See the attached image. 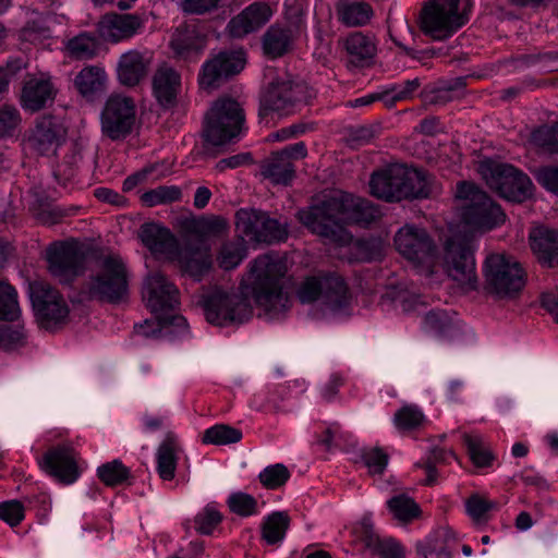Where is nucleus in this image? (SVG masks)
I'll list each match as a JSON object with an SVG mask.
<instances>
[{"label": "nucleus", "mask_w": 558, "mask_h": 558, "mask_svg": "<svg viewBox=\"0 0 558 558\" xmlns=\"http://www.w3.org/2000/svg\"><path fill=\"white\" fill-rule=\"evenodd\" d=\"M287 272L286 259L277 254H265L252 263L246 292L255 303L271 317L286 313L291 306V299L283 292L282 280ZM227 292L216 288L203 299L206 320L217 326H229L247 322L253 315L250 301L244 295Z\"/></svg>", "instance_id": "obj_1"}, {"label": "nucleus", "mask_w": 558, "mask_h": 558, "mask_svg": "<svg viewBox=\"0 0 558 558\" xmlns=\"http://www.w3.org/2000/svg\"><path fill=\"white\" fill-rule=\"evenodd\" d=\"M20 313L16 290L0 279V320L13 322Z\"/></svg>", "instance_id": "obj_48"}, {"label": "nucleus", "mask_w": 558, "mask_h": 558, "mask_svg": "<svg viewBox=\"0 0 558 558\" xmlns=\"http://www.w3.org/2000/svg\"><path fill=\"white\" fill-rule=\"evenodd\" d=\"M182 192L175 185H159L145 192L141 196V201L148 207H154L162 204H170L180 201Z\"/></svg>", "instance_id": "obj_49"}, {"label": "nucleus", "mask_w": 558, "mask_h": 558, "mask_svg": "<svg viewBox=\"0 0 558 558\" xmlns=\"http://www.w3.org/2000/svg\"><path fill=\"white\" fill-rule=\"evenodd\" d=\"M323 277H307L299 287L296 296L302 304H311L315 301L322 303Z\"/></svg>", "instance_id": "obj_56"}, {"label": "nucleus", "mask_w": 558, "mask_h": 558, "mask_svg": "<svg viewBox=\"0 0 558 558\" xmlns=\"http://www.w3.org/2000/svg\"><path fill=\"white\" fill-rule=\"evenodd\" d=\"M240 104L232 98L218 99L206 116L205 138L215 146L231 142L244 124Z\"/></svg>", "instance_id": "obj_10"}, {"label": "nucleus", "mask_w": 558, "mask_h": 558, "mask_svg": "<svg viewBox=\"0 0 558 558\" xmlns=\"http://www.w3.org/2000/svg\"><path fill=\"white\" fill-rule=\"evenodd\" d=\"M28 292L40 327L51 329L66 320L70 310L57 289L49 283L34 281L29 283Z\"/></svg>", "instance_id": "obj_14"}, {"label": "nucleus", "mask_w": 558, "mask_h": 558, "mask_svg": "<svg viewBox=\"0 0 558 558\" xmlns=\"http://www.w3.org/2000/svg\"><path fill=\"white\" fill-rule=\"evenodd\" d=\"M418 78L408 80L401 84H395L390 89L386 90V96H390L391 100L400 101L412 98L420 87Z\"/></svg>", "instance_id": "obj_63"}, {"label": "nucleus", "mask_w": 558, "mask_h": 558, "mask_svg": "<svg viewBox=\"0 0 558 558\" xmlns=\"http://www.w3.org/2000/svg\"><path fill=\"white\" fill-rule=\"evenodd\" d=\"M316 97V90L305 82L277 77L272 80L260 95L258 116L264 119L269 113L289 116L302 104H308Z\"/></svg>", "instance_id": "obj_7"}, {"label": "nucleus", "mask_w": 558, "mask_h": 558, "mask_svg": "<svg viewBox=\"0 0 558 558\" xmlns=\"http://www.w3.org/2000/svg\"><path fill=\"white\" fill-rule=\"evenodd\" d=\"M245 256L246 247L244 240L241 238L236 241L222 243L217 255V263L220 268L231 270L238 267Z\"/></svg>", "instance_id": "obj_43"}, {"label": "nucleus", "mask_w": 558, "mask_h": 558, "mask_svg": "<svg viewBox=\"0 0 558 558\" xmlns=\"http://www.w3.org/2000/svg\"><path fill=\"white\" fill-rule=\"evenodd\" d=\"M456 197L466 202L462 210L465 225L474 229L492 230L505 222L506 215L501 207L476 184L459 182Z\"/></svg>", "instance_id": "obj_9"}, {"label": "nucleus", "mask_w": 558, "mask_h": 558, "mask_svg": "<svg viewBox=\"0 0 558 558\" xmlns=\"http://www.w3.org/2000/svg\"><path fill=\"white\" fill-rule=\"evenodd\" d=\"M243 437L242 430L227 424H216L202 435V441L206 445L225 446L239 442Z\"/></svg>", "instance_id": "obj_44"}, {"label": "nucleus", "mask_w": 558, "mask_h": 558, "mask_svg": "<svg viewBox=\"0 0 558 558\" xmlns=\"http://www.w3.org/2000/svg\"><path fill=\"white\" fill-rule=\"evenodd\" d=\"M206 40L194 31L180 33L171 39L173 52L183 59H196L205 49Z\"/></svg>", "instance_id": "obj_36"}, {"label": "nucleus", "mask_w": 558, "mask_h": 558, "mask_svg": "<svg viewBox=\"0 0 558 558\" xmlns=\"http://www.w3.org/2000/svg\"><path fill=\"white\" fill-rule=\"evenodd\" d=\"M368 547H373L375 553L378 554L381 558H404L403 547L395 539H379L375 541L369 537L367 542Z\"/></svg>", "instance_id": "obj_58"}, {"label": "nucleus", "mask_w": 558, "mask_h": 558, "mask_svg": "<svg viewBox=\"0 0 558 558\" xmlns=\"http://www.w3.org/2000/svg\"><path fill=\"white\" fill-rule=\"evenodd\" d=\"M457 543L454 532L450 527L441 526L418 541L415 548L421 558H452Z\"/></svg>", "instance_id": "obj_29"}, {"label": "nucleus", "mask_w": 558, "mask_h": 558, "mask_svg": "<svg viewBox=\"0 0 558 558\" xmlns=\"http://www.w3.org/2000/svg\"><path fill=\"white\" fill-rule=\"evenodd\" d=\"M531 248L543 267H558V231L545 226L533 228L529 234Z\"/></svg>", "instance_id": "obj_28"}, {"label": "nucleus", "mask_w": 558, "mask_h": 558, "mask_svg": "<svg viewBox=\"0 0 558 558\" xmlns=\"http://www.w3.org/2000/svg\"><path fill=\"white\" fill-rule=\"evenodd\" d=\"M180 446L177 436L169 432L160 442L156 452V470L163 481H171L175 476Z\"/></svg>", "instance_id": "obj_34"}, {"label": "nucleus", "mask_w": 558, "mask_h": 558, "mask_svg": "<svg viewBox=\"0 0 558 558\" xmlns=\"http://www.w3.org/2000/svg\"><path fill=\"white\" fill-rule=\"evenodd\" d=\"M380 216L379 208L369 201L350 194L326 197L298 213L301 223L312 233L338 244L351 241L347 225L366 226Z\"/></svg>", "instance_id": "obj_2"}, {"label": "nucleus", "mask_w": 558, "mask_h": 558, "mask_svg": "<svg viewBox=\"0 0 558 558\" xmlns=\"http://www.w3.org/2000/svg\"><path fill=\"white\" fill-rule=\"evenodd\" d=\"M227 505L231 512L240 517H250L258 511L257 500L243 492L232 493L227 499Z\"/></svg>", "instance_id": "obj_52"}, {"label": "nucleus", "mask_w": 558, "mask_h": 558, "mask_svg": "<svg viewBox=\"0 0 558 558\" xmlns=\"http://www.w3.org/2000/svg\"><path fill=\"white\" fill-rule=\"evenodd\" d=\"M181 88V74L177 70L165 64L155 71L151 80L153 96L162 109L169 110L177 106Z\"/></svg>", "instance_id": "obj_24"}, {"label": "nucleus", "mask_w": 558, "mask_h": 558, "mask_svg": "<svg viewBox=\"0 0 558 558\" xmlns=\"http://www.w3.org/2000/svg\"><path fill=\"white\" fill-rule=\"evenodd\" d=\"M99 40L96 35L83 32L66 43V50L72 58L78 60L92 59L97 54Z\"/></svg>", "instance_id": "obj_40"}, {"label": "nucleus", "mask_w": 558, "mask_h": 558, "mask_svg": "<svg viewBox=\"0 0 558 558\" xmlns=\"http://www.w3.org/2000/svg\"><path fill=\"white\" fill-rule=\"evenodd\" d=\"M244 65V51H220L202 65L198 76L199 85L203 88H217L230 77L239 74Z\"/></svg>", "instance_id": "obj_19"}, {"label": "nucleus", "mask_w": 558, "mask_h": 558, "mask_svg": "<svg viewBox=\"0 0 558 558\" xmlns=\"http://www.w3.org/2000/svg\"><path fill=\"white\" fill-rule=\"evenodd\" d=\"M424 414L416 405H404L393 416L396 427L401 432L418 428L424 422Z\"/></svg>", "instance_id": "obj_50"}, {"label": "nucleus", "mask_w": 558, "mask_h": 558, "mask_svg": "<svg viewBox=\"0 0 558 558\" xmlns=\"http://www.w3.org/2000/svg\"><path fill=\"white\" fill-rule=\"evenodd\" d=\"M478 172L487 185L507 201L522 203L533 195L534 185L529 175L510 163L484 159Z\"/></svg>", "instance_id": "obj_8"}, {"label": "nucleus", "mask_w": 558, "mask_h": 558, "mask_svg": "<svg viewBox=\"0 0 558 558\" xmlns=\"http://www.w3.org/2000/svg\"><path fill=\"white\" fill-rule=\"evenodd\" d=\"M344 48L349 56V63L355 68L369 65L376 54L375 43L361 32L350 34L345 38Z\"/></svg>", "instance_id": "obj_35"}, {"label": "nucleus", "mask_w": 558, "mask_h": 558, "mask_svg": "<svg viewBox=\"0 0 558 558\" xmlns=\"http://www.w3.org/2000/svg\"><path fill=\"white\" fill-rule=\"evenodd\" d=\"M270 16L271 10L268 4L254 2L229 21L227 25L228 34L232 38H242L263 27Z\"/></svg>", "instance_id": "obj_25"}, {"label": "nucleus", "mask_w": 558, "mask_h": 558, "mask_svg": "<svg viewBox=\"0 0 558 558\" xmlns=\"http://www.w3.org/2000/svg\"><path fill=\"white\" fill-rule=\"evenodd\" d=\"M66 129L60 120L53 116H43L37 119L36 124L28 137L31 148L44 156L53 155L64 142Z\"/></svg>", "instance_id": "obj_22"}, {"label": "nucleus", "mask_w": 558, "mask_h": 558, "mask_svg": "<svg viewBox=\"0 0 558 558\" xmlns=\"http://www.w3.org/2000/svg\"><path fill=\"white\" fill-rule=\"evenodd\" d=\"M270 16L271 10L268 4L254 2L229 21L227 25L228 34L232 38H242L263 27Z\"/></svg>", "instance_id": "obj_26"}, {"label": "nucleus", "mask_w": 558, "mask_h": 558, "mask_svg": "<svg viewBox=\"0 0 558 558\" xmlns=\"http://www.w3.org/2000/svg\"><path fill=\"white\" fill-rule=\"evenodd\" d=\"M97 475L106 486L114 487L126 482L131 476V471L116 459L98 466Z\"/></svg>", "instance_id": "obj_47"}, {"label": "nucleus", "mask_w": 558, "mask_h": 558, "mask_svg": "<svg viewBox=\"0 0 558 558\" xmlns=\"http://www.w3.org/2000/svg\"><path fill=\"white\" fill-rule=\"evenodd\" d=\"M81 300L120 304L129 298V271L123 259L109 254L99 260V268L92 274L80 291Z\"/></svg>", "instance_id": "obj_5"}, {"label": "nucleus", "mask_w": 558, "mask_h": 558, "mask_svg": "<svg viewBox=\"0 0 558 558\" xmlns=\"http://www.w3.org/2000/svg\"><path fill=\"white\" fill-rule=\"evenodd\" d=\"M423 329L447 342H460L464 337L459 319L446 310H432L426 313Z\"/></svg>", "instance_id": "obj_27"}, {"label": "nucleus", "mask_w": 558, "mask_h": 558, "mask_svg": "<svg viewBox=\"0 0 558 558\" xmlns=\"http://www.w3.org/2000/svg\"><path fill=\"white\" fill-rule=\"evenodd\" d=\"M40 469L62 484H72L78 476L75 450L59 445L50 448L39 461Z\"/></svg>", "instance_id": "obj_21"}, {"label": "nucleus", "mask_w": 558, "mask_h": 558, "mask_svg": "<svg viewBox=\"0 0 558 558\" xmlns=\"http://www.w3.org/2000/svg\"><path fill=\"white\" fill-rule=\"evenodd\" d=\"M228 221L220 216L202 217L194 220L189 230L197 236L196 240L206 241L210 236H220L227 232Z\"/></svg>", "instance_id": "obj_41"}, {"label": "nucleus", "mask_w": 558, "mask_h": 558, "mask_svg": "<svg viewBox=\"0 0 558 558\" xmlns=\"http://www.w3.org/2000/svg\"><path fill=\"white\" fill-rule=\"evenodd\" d=\"M372 195L386 202L427 198L433 193L430 178L418 169L392 165L372 174Z\"/></svg>", "instance_id": "obj_4"}, {"label": "nucleus", "mask_w": 558, "mask_h": 558, "mask_svg": "<svg viewBox=\"0 0 558 558\" xmlns=\"http://www.w3.org/2000/svg\"><path fill=\"white\" fill-rule=\"evenodd\" d=\"M468 514L475 521H481L490 510L497 509L496 501L487 500L478 495H472L465 502Z\"/></svg>", "instance_id": "obj_59"}, {"label": "nucleus", "mask_w": 558, "mask_h": 558, "mask_svg": "<svg viewBox=\"0 0 558 558\" xmlns=\"http://www.w3.org/2000/svg\"><path fill=\"white\" fill-rule=\"evenodd\" d=\"M349 288L341 276L329 274L323 277L322 305L338 313L350 305Z\"/></svg>", "instance_id": "obj_33"}, {"label": "nucleus", "mask_w": 558, "mask_h": 558, "mask_svg": "<svg viewBox=\"0 0 558 558\" xmlns=\"http://www.w3.org/2000/svg\"><path fill=\"white\" fill-rule=\"evenodd\" d=\"M235 225L240 232L254 242L271 244L288 238L286 225L260 209H239L235 214Z\"/></svg>", "instance_id": "obj_16"}, {"label": "nucleus", "mask_w": 558, "mask_h": 558, "mask_svg": "<svg viewBox=\"0 0 558 558\" xmlns=\"http://www.w3.org/2000/svg\"><path fill=\"white\" fill-rule=\"evenodd\" d=\"M106 78L107 76L104 69L89 65L77 73L74 84L81 95L84 97H93L96 93L102 90Z\"/></svg>", "instance_id": "obj_37"}, {"label": "nucleus", "mask_w": 558, "mask_h": 558, "mask_svg": "<svg viewBox=\"0 0 558 558\" xmlns=\"http://www.w3.org/2000/svg\"><path fill=\"white\" fill-rule=\"evenodd\" d=\"M395 245L414 265L430 268L435 263L437 247L424 229L404 226L395 235Z\"/></svg>", "instance_id": "obj_17"}, {"label": "nucleus", "mask_w": 558, "mask_h": 558, "mask_svg": "<svg viewBox=\"0 0 558 558\" xmlns=\"http://www.w3.org/2000/svg\"><path fill=\"white\" fill-rule=\"evenodd\" d=\"M307 156V147L304 142L287 145L278 151H274L260 165V174L274 184L288 186L295 178L294 161Z\"/></svg>", "instance_id": "obj_18"}, {"label": "nucleus", "mask_w": 558, "mask_h": 558, "mask_svg": "<svg viewBox=\"0 0 558 558\" xmlns=\"http://www.w3.org/2000/svg\"><path fill=\"white\" fill-rule=\"evenodd\" d=\"M463 444L466 447L471 461L477 468L490 466L495 460L492 451L484 446L483 439L477 435H463Z\"/></svg>", "instance_id": "obj_46"}, {"label": "nucleus", "mask_w": 558, "mask_h": 558, "mask_svg": "<svg viewBox=\"0 0 558 558\" xmlns=\"http://www.w3.org/2000/svg\"><path fill=\"white\" fill-rule=\"evenodd\" d=\"M24 507L19 500H8L0 504V519L10 526L19 525L24 519Z\"/></svg>", "instance_id": "obj_60"}, {"label": "nucleus", "mask_w": 558, "mask_h": 558, "mask_svg": "<svg viewBox=\"0 0 558 558\" xmlns=\"http://www.w3.org/2000/svg\"><path fill=\"white\" fill-rule=\"evenodd\" d=\"M535 145L549 154H558V122L544 125L532 133Z\"/></svg>", "instance_id": "obj_53"}, {"label": "nucleus", "mask_w": 558, "mask_h": 558, "mask_svg": "<svg viewBox=\"0 0 558 558\" xmlns=\"http://www.w3.org/2000/svg\"><path fill=\"white\" fill-rule=\"evenodd\" d=\"M75 211L76 208L74 207L64 208L57 205L47 206L38 213V219L44 225L51 226L61 222V220L65 217L73 216Z\"/></svg>", "instance_id": "obj_62"}, {"label": "nucleus", "mask_w": 558, "mask_h": 558, "mask_svg": "<svg viewBox=\"0 0 558 558\" xmlns=\"http://www.w3.org/2000/svg\"><path fill=\"white\" fill-rule=\"evenodd\" d=\"M144 27V20L138 14H106L99 21V36L110 43H119L136 35Z\"/></svg>", "instance_id": "obj_23"}, {"label": "nucleus", "mask_w": 558, "mask_h": 558, "mask_svg": "<svg viewBox=\"0 0 558 558\" xmlns=\"http://www.w3.org/2000/svg\"><path fill=\"white\" fill-rule=\"evenodd\" d=\"M46 259L50 275L61 284L71 286L85 271L86 255L74 240L51 243Z\"/></svg>", "instance_id": "obj_13"}, {"label": "nucleus", "mask_w": 558, "mask_h": 558, "mask_svg": "<svg viewBox=\"0 0 558 558\" xmlns=\"http://www.w3.org/2000/svg\"><path fill=\"white\" fill-rule=\"evenodd\" d=\"M194 521L198 533L210 535L222 521V514L214 506L208 505L196 514Z\"/></svg>", "instance_id": "obj_55"}, {"label": "nucleus", "mask_w": 558, "mask_h": 558, "mask_svg": "<svg viewBox=\"0 0 558 558\" xmlns=\"http://www.w3.org/2000/svg\"><path fill=\"white\" fill-rule=\"evenodd\" d=\"M56 93L50 80L31 77L23 85L21 106L26 111L37 112L53 102Z\"/></svg>", "instance_id": "obj_30"}, {"label": "nucleus", "mask_w": 558, "mask_h": 558, "mask_svg": "<svg viewBox=\"0 0 558 558\" xmlns=\"http://www.w3.org/2000/svg\"><path fill=\"white\" fill-rule=\"evenodd\" d=\"M387 507L395 518L402 522H410L421 513L418 505L405 494L390 498L387 501Z\"/></svg>", "instance_id": "obj_45"}, {"label": "nucleus", "mask_w": 558, "mask_h": 558, "mask_svg": "<svg viewBox=\"0 0 558 558\" xmlns=\"http://www.w3.org/2000/svg\"><path fill=\"white\" fill-rule=\"evenodd\" d=\"M375 137V131L368 125L351 126L348 129L347 138L351 145L362 146Z\"/></svg>", "instance_id": "obj_64"}, {"label": "nucleus", "mask_w": 558, "mask_h": 558, "mask_svg": "<svg viewBox=\"0 0 558 558\" xmlns=\"http://www.w3.org/2000/svg\"><path fill=\"white\" fill-rule=\"evenodd\" d=\"M444 267L454 281L470 289L476 288L474 247L470 238L454 235L448 239L445 245Z\"/></svg>", "instance_id": "obj_15"}, {"label": "nucleus", "mask_w": 558, "mask_h": 558, "mask_svg": "<svg viewBox=\"0 0 558 558\" xmlns=\"http://www.w3.org/2000/svg\"><path fill=\"white\" fill-rule=\"evenodd\" d=\"M472 7V0H430L422 9L420 28L434 40H445L469 22Z\"/></svg>", "instance_id": "obj_6"}, {"label": "nucleus", "mask_w": 558, "mask_h": 558, "mask_svg": "<svg viewBox=\"0 0 558 558\" xmlns=\"http://www.w3.org/2000/svg\"><path fill=\"white\" fill-rule=\"evenodd\" d=\"M361 460L372 474H383L389 460L388 453L379 447L363 448Z\"/></svg>", "instance_id": "obj_54"}, {"label": "nucleus", "mask_w": 558, "mask_h": 558, "mask_svg": "<svg viewBox=\"0 0 558 558\" xmlns=\"http://www.w3.org/2000/svg\"><path fill=\"white\" fill-rule=\"evenodd\" d=\"M292 41L291 29L272 25L263 37L264 52L270 58H278L288 52Z\"/></svg>", "instance_id": "obj_38"}, {"label": "nucleus", "mask_w": 558, "mask_h": 558, "mask_svg": "<svg viewBox=\"0 0 558 558\" xmlns=\"http://www.w3.org/2000/svg\"><path fill=\"white\" fill-rule=\"evenodd\" d=\"M290 471L284 464L276 463L266 466L258 475L259 482L267 489H277L290 478Z\"/></svg>", "instance_id": "obj_51"}, {"label": "nucleus", "mask_w": 558, "mask_h": 558, "mask_svg": "<svg viewBox=\"0 0 558 558\" xmlns=\"http://www.w3.org/2000/svg\"><path fill=\"white\" fill-rule=\"evenodd\" d=\"M175 253L181 274L194 281H202L213 267L211 247L207 241L190 239Z\"/></svg>", "instance_id": "obj_20"}, {"label": "nucleus", "mask_w": 558, "mask_h": 558, "mask_svg": "<svg viewBox=\"0 0 558 558\" xmlns=\"http://www.w3.org/2000/svg\"><path fill=\"white\" fill-rule=\"evenodd\" d=\"M485 289L499 298L517 295L525 284L521 265L501 254L489 255L484 264Z\"/></svg>", "instance_id": "obj_11"}, {"label": "nucleus", "mask_w": 558, "mask_h": 558, "mask_svg": "<svg viewBox=\"0 0 558 558\" xmlns=\"http://www.w3.org/2000/svg\"><path fill=\"white\" fill-rule=\"evenodd\" d=\"M143 300L147 308L156 316L157 323L145 320L135 325V332L143 337L183 335L187 322L174 313L180 304L178 287L161 271L149 272L143 283Z\"/></svg>", "instance_id": "obj_3"}, {"label": "nucleus", "mask_w": 558, "mask_h": 558, "mask_svg": "<svg viewBox=\"0 0 558 558\" xmlns=\"http://www.w3.org/2000/svg\"><path fill=\"white\" fill-rule=\"evenodd\" d=\"M289 525L290 518L286 512H272L262 524V537L268 545H276L284 538Z\"/></svg>", "instance_id": "obj_39"}, {"label": "nucleus", "mask_w": 558, "mask_h": 558, "mask_svg": "<svg viewBox=\"0 0 558 558\" xmlns=\"http://www.w3.org/2000/svg\"><path fill=\"white\" fill-rule=\"evenodd\" d=\"M136 123V106L132 97L112 94L108 97L100 113L101 133L118 142L128 138Z\"/></svg>", "instance_id": "obj_12"}, {"label": "nucleus", "mask_w": 558, "mask_h": 558, "mask_svg": "<svg viewBox=\"0 0 558 558\" xmlns=\"http://www.w3.org/2000/svg\"><path fill=\"white\" fill-rule=\"evenodd\" d=\"M150 58L141 51L130 50L123 53L118 62L119 82L129 87L137 85L147 74Z\"/></svg>", "instance_id": "obj_31"}, {"label": "nucleus", "mask_w": 558, "mask_h": 558, "mask_svg": "<svg viewBox=\"0 0 558 558\" xmlns=\"http://www.w3.org/2000/svg\"><path fill=\"white\" fill-rule=\"evenodd\" d=\"M373 15L372 7L366 2H351L338 9L339 21L347 26H363Z\"/></svg>", "instance_id": "obj_42"}, {"label": "nucleus", "mask_w": 558, "mask_h": 558, "mask_svg": "<svg viewBox=\"0 0 558 558\" xmlns=\"http://www.w3.org/2000/svg\"><path fill=\"white\" fill-rule=\"evenodd\" d=\"M21 121L20 111L14 106L0 107V138L12 136Z\"/></svg>", "instance_id": "obj_57"}, {"label": "nucleus", "mask_w": 558, "mask_h": 558, "mask_svg": "<svg viewBox=\"0 0 558 558\" xmlns=\"http://www.w3.org/2000/svg\"><path fill=\"white\" fill-rule=\"evenodd\" d=\"M535 179L546 191L558 196V165L539 167Z\"/></svg>", "instance_id": "obj_61"}, {"label": "nucleus", "mask_w": 558, "mask_h": 558, "mask_svg": "<svg viewBox=\"0 0 558 558\" xmlns=\"http://www.w3.org/2000/svg\"><path fill=\"white\" fill-rule=\"evenodd\" d=\"M142 243L153 254L172 255L178 250V241L172 232L158 223L146 222L140 229Z\"/></svg>", "instance_id": "obj_32"}]
</instances>
